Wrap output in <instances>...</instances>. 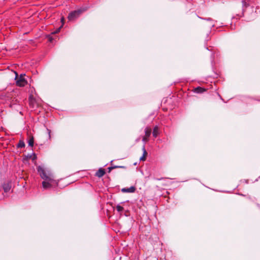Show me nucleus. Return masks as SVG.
<instances>
[{"instance_id":"15","label":"nucleus","mask_w":260,"mask_h":260,"mask_svg":"<svg viewBox=\"0 0 260 260\" xmlns=\"http://www.w3.org/2000/svg\"><path fill=\"white\" fill-rule=\"evenodd\" d=\"M61 26H61L60 27L58 28L54 32H53V34H57V33H58L60 31V28L61 27Z\"/></svg>"},{"instance_id":"18","label":"nucleus","mask_w":260,"mask_h":260,"mask_svg":"<svg viewBox=\"0 0 260 260\" xmlns=\"http://www.w3.org/2000/svg\"><path fill=\"white\" fill-rule=\"evenodd\" d=\"M108 169L109 170V171H110L111 170L113 169L114 168H113V167H109Z\"/></svg>"},{"instance_id":"17","label":"nucleus","mask_w":260,"mask_h":260,"mask_svg":"<svg viewBox=\"0 0 260 260\" xmlns=\"http://www.w3.org/2000/svg\"><path fill=\"white\" fill-rule=\"evenodd\" d=\"M36 159V156L35 154H34L33 157H32V159L33 160H35Z\"/></svg>"},{"instance_id":"11","label":"nucleus","mask_w":260,"mask_h":260,"mask_svg":"<svg viewBox=\"0 0 260 260\" xmlns=\"http://www.w3.org/2000/svg\"><path fill=\"white\" fill-rule=\"evenodd\" d=\"M205 91V89L200 87H198L195 89V91L197 93H203Z\"/></svg>"},{"instance_id":"20","label":"nucleus","mask_w":260,"mask_h":260,"mask_svg":"<svg viewBox=\"0 0 260 260\" xmlns=\"http://www.w3.org/2000/svg\"><path fill=\"white\" fill-rule=\"evenodd\" d=\"M27 157H29V158H31V155H30V156H28H28H27Z\"/></svg>"},{"instance_id":"12","label":"nucleus","mask_w":260,"mask_h":260,"mask_svg":"<svg viewBox=\"0 0 260 260\" xmlns=\"http://www.w3.org/2000/svg\"><path fill=\"white\" fill-rule=\"evenodd\" d=\"M25 146V144L24 143L23 141H20L18 143V144H17V147L18 148H23Z\"/></svg>"},{"instance_id":"14","label":"nucleus","mask_w":260,"mask_h":260,"mask_svg":"<svg viewBox=\"0 0 260 260\" xmlns=\"http://www.w3.org/2000/svg\"><path fill=\"white\" fill-rule=\"evenodd\" d=\"M116 209L118 212H121L122 211H123V208L120 205H117L116 206Z\"/></svg>"},{"instance_id":"5","label":"nucleus","mask_w":260,"mask_h":260,"mask_svg":"<svg viewBox=\"0 0 260 260\" xmlns=\"http://www.w3.org/2000/svg\"><path fill=\"white\" fill-rule=\"evenodd\" d=\"M145 135L143 138V141L145 142H146L149 140V137H150L151 133V129L149 127H146L145 130Z\"/></svg>"},{"instance_id":"13","label":"nucleus","mask_w":260,"mask_h":260,"mask_svg":"<svg viewBox=\"0 0 260 260\" xmlns=\"http://www.w3.org/2000/svg\"><path fill=\"white\" fill-rule=\"evenodd\" d=\"M34 142V138L32 137H31V138H29V139L28 140V145L31 147L33 146Z\"/></svg>"},{"instance_id":"8","label":"nucleus","mask_w":260,"mask_h":260,"mask_svg":"<svg viewBox=\"0 0 260 260\" xmlns=\"http://www.w3.org/2000/svg\"><path fill=\"white\" fill-rule=\"evenodd\" d=\"M142 150L143 152V156L140 158V160L141 161H145L147 155V152L145 148V146L143 147Z\"/></svg>"},{"instance_id":"19","label":"nucleus","mask_w":260,"mask_h":260,"mask_svg":"<svg viewBox=\"0 0 260 260\" xmlns=\"http://www.w3.org/2000/svg\"><path fill=\"white\" fill-rule=\"evenodd\" d=\"M61 20V22H62V23L63 24V21H64V18H62Z\"/></svg>"},{"instance_id":"2","label":"nucleus","mask_w":260,"mask_h":260,"mask_svg":"<svg viewBox=\"0 0 260 260\" xmlns=\"http://www.w3.org/2000/svg\"><path fill=\"white\" fill-rule=\"evenodd\" d=\"M87 10V8H80L79 9H78L77 10L74 11L72 12H71L69 16H68V19L70 21H73L77 17H78L81 13H82L83 12Z\"/></svg>"},{"instance_id":"1","label":"nucleus","mask_w":260,"mask_h":260,"mask_svg":"<svg viewBox=\"0 0 260 260\" xmlns=\"http://www.w3.org/2000/svg\"><path fill=\"white\" fill-rule=\"evenodd\" d=\"M38 172H39L41 177L44 180L47 181H53V176L49 172H46L45 170L40 166L37 168Z\"/></svg>"},{"instance_id":"21","label":"nucleus","mask_w":260,"mask_h":260,"mask_svg":"<svg viewBox=\"0 0 260 260\" xmlns=\"http://www.w3.org/2000/svg\"><path fill=\"white\" fill-rule=\"evenodd\" d=\"M207 20H210V18L207 19Z\"/></svg>"},{"instance_id":"4","label":"nucleus","mask_w":260,"mask_h":260,"mask_svg":"<svg viewBox=\"0 0 260 260\" xmlns=\"http://www.w3.org/2000/svg\"><path fill=\"white\" fill-rule=\"evenodd\" d=\"M55 182L54 180L53 181H47L44 180L42 182V186L44 189H48L52 187V183Z\"/></svg>"},{"instance_id":"6","label":"nucleus","mask_w":260,"mask_h":260,"mask_svg":"<svg viewBox=\"0 0 260 260\" xmlns=\"http://www.w3.org/2000/svg\"><path fill=\"white\" fill-rule=\"evenodd\" d=\"M3 189L4 190V192L7 193L8 192H9L11 187H12V185H11V182H8L7 183H5L4 184H3Z\"/></svg>"},{"instance_id":"10","label":"nucleus","mask_w":260,"mask_h":260,"mask_svg":"<svg viewBox=\"0 0 260 260\" xmlns=\"http://www.w3.org/2000/svg\"><path fill=\"white\" fill-rule=\"evenodd\" d=\"M158 134H159L158 127L156 125L153 128L152 135H153V137L156 138L158 136Z\"/></svg>"},{"instance_id":"16","label":"nucleus","mask_w":260,"mask_h":260,"mask_svg":"<svg viewBox=\"0 0 260 260\" xmlns=\"http://www.w3.org/2000/svg\"><path fill=\"white\" fill-rule=\"evenodd\" d=\"M113 168H114V169L119 168H124L125 167H124V166H114V167H113Z\"/></svg>"},{"instance_id":"7","label":"nucleus","mask_w":260,"mask_h":260,"mask_svg":"<svg viewBox=\"0 0 260 260\" xmlns=\"http://www.w3.org/2000/svg\"><path fill=\"white\" fill-rule=\"evenodd\" d=\"M123 192H134L135 191V188L132 186L129 188H123L121 189Z\"/></svg>"},{"instance_id":"3","label":"nucleus","mask_w":260,"mask_h":260,"mask_svg":"<svg viewBox=\"0 0 260 260\" xmlns=\"http://www.w3.org/2000/svg\"><path fill=\"white\" fill-rule=\"evenodd\" d=\"M15 74L16 75L15 80L16 85L19 87H23L25 85L27 84V81L24 78V74H21L20 76H18V74L15 72Z\"/></svg>"},{"instance_id":"9","label":"nucleus","mask_w":260,"mask_h":260,"mask_svg":"<svg viewBox=\"0 0 260 260\" xmlns=\"http://www.w3.org/2000/svg\"><path fill=\"white\" fill-rule=\"evenodd\" d=\"M105 171L104 169L101 168L96 173V176H98V177H102L105 175Z\"/></svg>"}]
</instances>
